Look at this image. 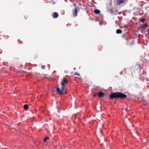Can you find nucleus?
I'll return each instance as SVG.
<instances>
[{"label": "nucleus", "mask_w": 149, "mask_h": 149, "mask_svg": "<svg viewBox=\"0 0 149 149\" xmlns=\"http://www.w3.org/2000/svg\"><path fill=\"white\" fill-rule=\"evenodd\" d=\"M96 96V94H94V97Z\"/></svg>", "instance_id": "a211bd4d"}, {"label": "nucleus", "mask_w": 149, "mask_h": 149, "mask_svg": "<svg viewBox=\"0 0 149 149\" xmlns=\"http://www.w3.org/2000/svg\"><path fill=\"white\" fill-rule=\"evenodd\" d=\"M145 20V19H142L141 20V22L144 23Z\"/></svg>", "instance_id": "ddd939ff"}, {"label": "nucleus", "mask_w": 149, "mask_h": 149, "mask_svg": "<svg viewBox=\"0 0 149 149\" xmlns=\"http://www.w3.org/2000/svg\"><path fill=\"white\" fill-rule=\"evenodd\" d=\"M144 27V25H141V26H139V27L140 28H142L143 27Z\"/></svg>", "instance_id": "dca6fc26"}, {"label": "nucleus", "mask_w": 149, "mask_h": 149, "mask_svg": "<svg viewBox=\"0 0 149 149\" xmlns=\"http://www.w3.org/2000/svg\"><path fill=\"white\" fill-rule=\"evenodd\" d=\"M148 34H149V28L148 29Z\"/></svg>", "instance_id": "f3484780"}, {"label": "nucleus", "mask_w": 149, "mask_h": 149, "mask_svg": "<svg viewBox=\"0 0 149 149\" xmlns=\"http://www.w3.org/2000/svg\"><path fill=\"white\" fill-rule=\"evenodd\" d=\"M68 81L65 79H63L61 83L62 88H64L65 85L68 84Z\"/></svg>", "instance_id": "7ed1b4c3"}, {"label": "nucleus", "mask_w": 149, "mask_h": 149, "mask_svg": "<svg viewBox=\"0 0 149 149\" xmlns=\"http://www.w3.org/2000/svg\"><path fill=\"white\" fill-rule=\"evenodd\" d=\"M64 88H61V90L58 87L56 88V92L60 94H62L64 92Z\"/></svg>", "instance_id": "20e7f679"}, {"label": "nucleus", "mask_w": 149, "mask_h": 149, "mask_svg": "<svg viewBox=\"0 0 149 149\" xmlns=\"http://www.w3.org/2000/svg\"><path fill=\"white\" fill-rule=\"evenodd\" d=\"M116 32L117 33L120 34L122 33V31L121 30L118 29L116 30Z\"/></svg>", "instance_id": "1a4fd4ad"}, {"label": "nucleus", "mask_w": 149, "mask_h": 149, "mask_svg": "<svg viewBox=\"0 0 149 149\" xmlns=\"http://www.w3.org/2000/svg\"><path fill=\"white\" fill-rule=\"evenodd\" d=\"M74 74L75 75H78V76H79L80 74L79 73H77V72H76L75 74Z\"/></svg>", "instance_id": "4468645a"}, {"label": "nucleus", "mask_w": 149, "mask_h": 149, "mask_svg": "<svg viewBox=\"0 0 149 149\" xmlns=\"http://www.w3.org/2000/svg\"><path fill=\"white\" fill-rule=\"evenodd\" d=\"M145 25V27H148V24L147 23H146L145 24H144Z\"/></svg>", "instance_id": "2eb2a0df"}, {"label": "nucleus", "mask_w": 149, "mask_h": 149, "mask_svg": "<svg viewBox=\"0 0 149 149\" xmlns=\"http://www.w3.org/2000/svg\"><path fill=\"white\" fill-rule=\"evenodd\" d=\"M98 95L99 97H102L104 95V94L102 91H100L98 93Z\"/></svg>", "instance_id": "0eeeda50"}, {"label": "nucleus", "mask_w": 149, "mask_h": 149, "mask_svg": "<svg viewBox=\"0 0 149 149\" xmlns=\"http://www.w3.org/2000/svg\"><path fill=\"white\" fill-rule=\"evenodd\" d=\"M125 110H127V108H126V109H125Z\"/></svg>", "instance_id": "412c9836"}, {"label": "nucleus", "mask_w": 149, "mask_h": 149, "mask_svg": "<svg viewBox=\"0 0 149 149\" xmlns=\"http://www.w3.org/2000/svg\"><path fill=\"white\" fill-rule=\"evenodd\" d=\"M49 139V137H46V138H45L44 140V141H45V142H46L47 141V140H48Z\"/></svg>", "instance_id": "9b49d317"}, {"label": "nucleus", "mask_w": 149, "mask_h": 149, "mask_svg": "<svg viewBox=\"0 0 149 149\" xmlns=\"http://www.w3.org/2000/svg\"><path fill=\"white\" fill-rule=\"evenodd\" d=\"M127 97L126 95L120 92H114L111 94L109 96V97L111 99L117 98L123 99Z\"/></svg>", "instance_id": "f257e3e1"}, {"label": "nucleus", "mask_w": 149, "mask_h": 149, "mask_svg": "<svg viewBox=\"0 0 149 149\" xmlns=\"http://www.w3.org/2000/svg\"><path fill=\"white\" fill-rule=\"evenodd\" d=\"M28 105L27 104H25L24 105V108L25 110H27L28 108Z\"/></svg>", "instance_id": "9d476101"}, {"label": "nucleus", "mask_w": 149, "mask_h": 149, "mask_svg": "<svg viewBox=\"0 0 149 149\" xmlns=\"http://www.w3.org/2000/svg\"><path fill=\"white\" fill-rule=\"evenodd\" d=\"M65 94H66V93H67V92H66V91H65Z\"/></svg>", "instance_id": "aec40b11"}, {"label": "nucleus", "mask_w": 149, "mask_h": 149, "mask_svg": "<svg viewBox=\"0 0 149 149\" xmlns=\"http://www.w3.org/2000/svg\"><path fill=\"white\" fill-rule=\"evenodd\" d=\"M73 6H75V8L72 10V15L74 17H76L77 15V10H79V9L78 7L76 6L75 4H74Z\"/></svg>", "instance_id": "f03ea898"}, {"label": "nucleus", "mask_w": 149, "mask_h": 149, "mask_svg": "<svg viewBox=\"0 0 149 149\" xmlns=\"http://www.w3.org/2000/svg\"><path fill=\"white\" fill-rule=\"evenodd\" d=\"M94 12L95 14H100V11L98 9H95L94 10Z\"/></svg>", "instance_id": "6e6552de"}, {"label": "nucleus", "mask_w": 149, "mask_h": 149, "mask_svg": "<svg viewBox=\"0 0 149 149\" xmlns=\"http://www.w3.org/2000/svg\"><path fill=\"white\" fill-rule=\"evenodd\" d=\"M124 0H116V4L118 5L124 3Z\"/></svg>", "instance_id": "39448f33"}, {"label": "nucleus", "mask_w": 149, "mask_h": 149, "mask_svg": "<svg viewBox=\"0 0 149 149\" xmlns=\"http://www.w3.org/2000/svg\"><path fill=\"white\" fill-rule=\"evenodd\" d=\"M58 14L56 12H55L52 14V16L54 18H56L58 17Z\"/></svg>", "instance_id": "423d86ee"}, {"label": "nucleus", "mask_w": 149, "mask_h": 149, "mask_svg": "<svg viewBox=\"0 0 149 149\" xmlns=\"http://www.w3.org/2000/svg\"><path fill=\"white\" fill-rule=\"evenodd\" d=\"M25 72H24V71H23V72H22V73H25Z\"/></svg>", "instance_id": "6ab92c4d"}, {"label": "nucleus", "mask_w": 149, "mask_h": 149, "mask_svg": "<svg viewBox=\"0 0 149 149\" xmlns=\"http://www.w3.org/2000/svg\"><path fill=\"white\" fill-rule=\"evenodd\" d=\"M45 68V65H42L41 66V68L42 69H44Z\"/></svg>", "instance_id": "f8f14e48"}]
</instances>
